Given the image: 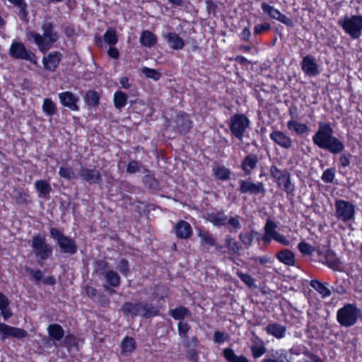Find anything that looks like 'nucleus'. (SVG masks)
Here are the masks:
<instances>
[{
    "instance_id": "1",
    "label": "nucleus",
    "mask_w": 362,
    "mask_h": 362,
    "mask_svg": "<svg viewBox=\"0 0 362 362\" xmlns=\"http://www.w3.org/2000/svg\"><path fill=\"white\" fill-rule=\"evenodd\" d=\"M318 126V129L313 136V144L333 155L339 154L340 165L342 168L349 167L351 164L352 155L349 151H345V145L343 141L334 136V129L331 124L320 122Z\"/></svg>"
},
{
    "instance_id": "2",
    "label": "nucleus",
    "mask_w": 362,
    "mask_h": 362,
    "mask_svg": "<svg viewBox=\"0 0 362 362\" xmlns=\"http://www.w3.org/2000/svg\"><path fill=\"white\" fill-rule=\"evenodd\" d=\"M42 35L35 31L27 33L28 41H33L40 52L45 54L59 40L58 33L52 22L45 21L42 24Z\"/></svg>"
},
{
    "instance_id": "3",
    "label": "nucleus",
    "mask_w": 362,
    "mask_h": 362,
    "mask_svg": "<svg viewBox=\"0 0 362 362\" xmlns=\"http://www.w3.org/2000/svg\"><path fill=\"white\" fill-rule=\"evenodd\" d=\"M121 311L125 316H131L132 318L140 315L144 319H150L160 315V309L158 306L145 302H125Z\"/></svg>"
},
{
    "instance_id": "4",
    "label": "nucleus",
    "mask_w": 362,
    "mask_h": 362,
    "mask_svg": "<svg viewBox=\"0 0 362 362\" xmlns=\"http://www.w3.org/2000/svg\"><path fill=\"white\" fill-rule=\"evenodd\" d=\"M336 319L342 327H351L362 321V310L355 303H346L339 308Z\"/></svg>"
},
{
    "instance_id": "5",
    "label": "nucleus",
    "mask_w": 362,
    "mask_h": 362,
    "mask_svg": "<svg viewBox=\"0 0 362 362\" xmlns=\"http://www.w3.org/2000/svg\"><path fill=\"white\" fill-rule=\"evenodd\" d=\"M269 174L277 187L285 192L287 196L294 195L296 186L291 180V173L286 168L281 169L273 163L269 167Z\"/></svg>"
},
{
    "instance_id": "6",
    "label": "nucleus",
    "mask_w": 362,
    "mask_h": 362,
    "mask_svg": "<svg viewBox=\"0 0 362 362\" xmlns=\"http://www.w3.org/2000/svg\"><path fill=\"white\" fill-rule=\"evenodd\" d=\"M49 235L55 241L62 253L74 255L77 252L78 246L76 240L66 235L59 228L51 227L49 228Z\"/></svg>"
},
{
    "instance_id": "7",
    "label": "nucleus",
    "mask_w": 362,
    "mask_h": 362,
    "mask_svg": "<svg viewBox=\"0 0 362 362\" xmlns=\"http://www.w3.org/2000/svg\"><path fill=\"white\" fill-rule=\"evenodd\" d=\"M337 24L352 39H358L362 34L361 15H345L338 20Z\"/></svg>"
},
{
    "instance_id": "8",
    "label": "nucleus",
    "mask_w": 362,
    "mask_h": 362,
    "mask_svg": "<svg viewBox=\"0 0 362 362\" xmlns=\"http://www.w3.org/2000/svg\"><path fill=\"white\" fill-rule=\"evenodd\" d=\"M31 247L37 259V264L40 266L44 264V262L49 259L53 252L52 247L47 243L45 237L40 234L33 236Z\"/></svg>"
},
{
    "instance_id": "9",
    "label": "nucleus",
    "mask_w": 362,
    "mask_h": 362,
    "mask_svg": "<svg viewBox=\"0 0 362 362\" xmlns=\"http://www.w3.org/2000/svg\"><path fill=\"white\" fill-rule=\"evenodd\" d=\"M228 124L232 137L242 141L250 127V121L245 114L235 113L230 117Z\"/></svg>"
},
{
    "instance_id": "10",
    "label": "nucleus",
    "mask_w": 362,
    "mask_h": 362,
    "mask_svg": "<svg viewBox=\"0 0 362 362\" xmlns=\"http://www.w3.org/2000/svg\"><path fill=\"white\" fill-rule=\"evenodd\" d=\"M276 223L271 219H267L264 227V234L257 238V241H262L264 245H269L272 240L283 245L288 246L290 241L283 235L276 230Z\"/></svg>"
},
{
    "instance_id": "11",
    "label": "nucleus",
    "mask_w": 362,
    "mask_h": 362,
    "mask_svg": "<svg viewBox=\"0 0 362 362\" xmlns=\"http://www.w3.org/2000/svg\"><path fill=\"white\" fill-rule=\"evenodd\" d=\"M9 55L15 59L28 61L34 65L37 64V57L31 50L28 49L21 42H13L10 46Z\"/></svg>"
},
{
    "instance_id": "12",
    "label": "nucleus",
    "mask_w": 362,
    "mask_h": 362,
    "mask_svg": "<svg viewBox=\"0 0 362 362\" xmlns=\"http://www.w3.org/2000/svg\"><path fill=\"white\" fill-rule=\"evenodd\" d=\"M334 206L338 220L348 223L355 219V206L351 202L344 199H337Z\"/></svg>"
},
{
    "instance_id": "13",
    "label": "nucleus",
    "mask_w": 362,
    "mask_h": 362,
    "mask_svg": "<svg viewBox=\"0 0 362 362\" xmlns=\"http://www.w3.org/2000/svg\"><path fill=\"white\" fill-rule=\"evenodd\" d=\"M243 249L241 243L238 242L230 235H226L224 244H218L216 246V252L221 255H228V257L233 260L240 255V251Z\"/></svg>"
},
{
    "instance_id": "14",
    "label": "nucleus",
    "mask_w": 362,
    "mask_h": 362,
    "mask_svg": "<svg viewBox=\"0 0 362 362\" xmlns=\"http://www.w3.org/2000/svg\"><path fill=\"white\" fill-rule=\"evenodd\" d=\"M238 191L240 194L251 195H264L266 189L262 182H254L248 180H239Z\"/></svg>"
},
{
    "instance_id": "15",
    "label": "nucleus",
    "mask_w": 362,
    "mask_h": 362,
    "mask_svg": "<svg viewBox=\"0 0 362 362\" xmlns=\"http://www.w3.org/2000/svg\"><path fill=\"white\" fill-rule=\"evenodd\" d=\"M78 177L83 182L88 183L90 185H99L103 182L101 173L95 168H89L81 167L78 173Z\"/></svg>"
},
{
    "instance_id": "16",
    "label": "nucleus",
    "mask_w": 362,
    "mask_h": 362,
    "mask_svg": "<svg viewBox=\"0 0 362 362\" xmlns=\"http://www.w3.org/2000/svg\"><path fill=\"white\" fill-rule=\"evenodd\" d=\"M185 357L190 362L199 361L200 341L196 336L183 340Z\"/></svg>"
},
{
    "instance_id": "17",
    "label": "nucleus",
    "mask_w": 362,
    "mask_h": 362,
    "mask_svg": "<svg viewBox=\"0 0 362 362\" xmlns=\"http://www.w3.org/2000/svg\"><path fill=\"white\" fill-rule=\"evenodd\" d=\"M10 337L20 339L28 337V333L23 328L0 322V338L1 340H4Z\"/></svg>"
},
{
    "instance_id": "18",
    "label": "nucleus",
    "mask_w": 362,
    "mask_h": 362,
    "mask_svg": "<svg viewBox=\"0 0 362 362\" xmlns=\"http://www.w3.org/2000/svg\"><path fill=\"white\" fill-rule=\"evenodd\" d=\"M175 129L180 134L185 135L190 132L192 128L193 122L189 118V115L185 112H179L175 117Z\"/></svg>"
},
{
    "instance_id": "19",
    "label": "nucleus",
    "mask_w": 362,
    "mask_h": 362,
    "mask_svg": "<svg viewBox=\"0 0 362 362\" xmlns=\"http://www.w3.org/2000/svg\"><path fill=\"white\" fill-rule=\"evenodd\" d=\"M301 69L305 75L316 76L320 74L319 66L315 57L311 54L305 56L301 62Z\"/></svg>"
},
{
    "instance_id": "20",
    "label": "nucleus",
    "mask_w": 362,
    "mask_h": 362,
    "mask_svg": "<svg viewBox=\"0 0 362 362\" xmlns=\"http://www.w3.org/2000/svg\"><path fill=\"white\" fill-rule=\"evenodd\" d=\"M269 137L274 144L284 149H289L293 146L291 138L283 131L274 130L270 133Z\"/></svg>"
},
{
    "instance_id": "21",
    "label": "nucleus",
    "mask_w": 362,
    "mask_h": 362,
    "mask_svg": "<svg viewBox=\"0 0 362 362\" xmlns=\"http://www.w3.org/2000/svg\"><path fill=\"white\" fill-rule=\"evenodd\" d=\"M59 99L61 104L72 111H78V103L79 98L71 91H64L59 93Z\"/></svg>"
},
{
    "instance_id": "22",
    "label": "nucleus",
    "mask_w": 362,
    "mask_h": 362,
    "mask_svg": "<svg viewBox=\"0 0 362 362\" xmlns=\"http://www.w3.org/2000/svg\"><path fill=\"white\" fill-rule=\"evenodd\" d=\"M258 156L255 153H249L246 155L240 163V168L244 173L245 176H250L253 170L258 165Z\"/></svg>"
},
{
    "instance_id": "23",
    "label": "nucleus",
    "mask_w": 362,
    "mask_h": 362,
    "mask_svg": "<svg viewBox=\"0 0 362 362\" xmlns=\"http://www.w3.org/2000/svg\"><path fill=\"white\" fill-rule=\"evenodd\" d=\"M62 55L59 51L49 52L42 58V64L45 70L54 71L59 66Z\"/></svg>"
},
{
    "instance_id": "24",
    "label": "nucleus",
    "mask_w": 362,
    "mask_h": 362,
    "mask_svg": "<svg viewBox=\"0 0 362 362\" xmlns=\"http://www.w3.org/2000/svg\"><path fill=\"white\" fill-rule=\"evenodd\" d=\"M176 236L180 239L189 238L193 233L191 225L186 221L180 220L174 227Z\"/></svg>"
},
{
    "instance_id": "25",
    "label": "nucleus",
    "mask_w": 362,
    "mask_h": 362,
    "mask_svg": "<svg viewBox=\"0 0 362 362\" xmlns=\"http://www.w3.org/2000/svg\"><path fill=\"white\" fill-rule=\"evenodd\" d=\"M265 331L268 335L277 339H283L286 335V327L278 322H271L267 325Z\"/></svg>"
},
{
    "instance_id": "26",
    "label": "nucleus",
    "mask_w": 362,
    "mask_h": 362,
    "mask_svg": "<svg viewBox=\"0 0 362 362\" xmlns=\"http://www.w3.org/2000/svg\"><path fill=\"white\" fill-rule=\"evenodd\" d=\"M170 48L175 50L182 49L185 45L184 40L176 33L169 32L164 35Z\"/></svg>"
},
{
    "instance_id": "27",
    "label": "nucleus",
    "mask_w": 362,
    "mask_h": 362,
    "mask_svg": "<svg viewBox=\"0 0 362 362\" xmlns=\"http://www.w3.org/2000/svg\"><path fill=\"white\" fill-rule=\"evenodd\" d=\"M276 258L286 266L293 267L296 264L295 254L289 249H282L276 254Z\"/></svg>"
},
{
    "instance_id": "28",
    "label": "nucleus",
    "mask_w": 362,
    "mask_h": 362,
    "mask_svg": "<svg viewBox=\"0 0 362 362\" xmlns=\"http://www.w3.org/2000/svg\"><path fill=\"white\" fill-rule=\"evenodd\" d=\"M197 235L200 238V244L202 246L214 247L216 251V246L218 243L216 242V238L209 230L199 229Z\"/></svg>"
},
{
    "instance_id": "29",
    "label": "nucleus",
    "mask_w": 362,
    "mask_h": 362,
    "mask_svg": "<svg viewBox=\"0 0 362 362\" xmlns=\"http://www.w3.org/2000/svg\"><path fill=\"white\" fill-rule=\"evenodd\" d=\"M47 331L49 338L55 341H61L65 334L64 329L58 323H52L48 325Z\"/></svg>"
},
{
    "instance_id": "30",
    "label": "nucleus",
    "mask_w": 362,
    "mask_h": 362,
    "mask_svg": "<svg viewBox=\"0 0 362 362\" xmlns=\"http://www.w3.org/2000/svg\"><path fill=\"white\" fill-rule=\"evenodd\" d=\"M309 285L317 291L322 298H328L332 295V291L328 287V283H322L317 279H312Z\"/></svg>"
},
{
    "instance_id": "31",
    "label": "nucleus",
    "mask_w": 362,
    "mask_h": 362,
    "mask_svg": "<svg viewBox=\"0 0 362 362\" xmlns=\"http://www.w3.org/2000/svg\"><path fill=\"white\" fill-rule=\"evenodd\" d=\"M228 216L225 214L224 211H217L216 212H211L208 214L207 219L215 226H226Z\"/></svg>"
},
{
    "instance_id": "32",
    "label": "nucleus",
    "mask_w": 362,
    "mask_h": 362,
    "mask_svg": "<svg viewBox=\"0 0 362 362\" xmlns=\"http://www.w3.org/2000/svg\"><path fill=\"white\" fill-rule=\"evenodd\" d=\"M287 128L294 132L297 135H303L309 132V127L305 123L298 122L296 119H291L287 122Z\"/></svg>"
},
{
    "instance_id": "33",
    "label": "nucleus",
    "mask_w": 362,
    "mask_h": 362,
    "mask_svg": "<svg viewBox=\"0 0 362 362\" xmlns=\"http://www.w3.org/2000/svg\"><path fill=\"white\" fill-rule=\"evenodd\" d=\"M120 346L122 354L127 356L136 349V343L132 337L126 336L122 339Z\"/></svg>"
},
{
    "instance_id": "34",
    "label": "nucleus",
    "mask_w": 362,
    "mask_h": 362,
    "mask_svg": "<svg viewBox=\"0 0 362 362\" xmlns=\"http://www.w3.org/2000/svg\"><path fill=\"white\" fill-rule=\"evenodd\" d=\"M169 315L175 320L183 321L185 317L190 316L189 310L183 305H179L169 310Z\"/></svg>"
},
{
    "instance_id": "35",
    "label": "nucleus",
    "mask_w": 362,
    "mask_h": 362,
    "mask_svg": "<svg viewBox=\"0 0 362 362\" xmlns=\"http://www.w3.org/2000/svg\"><path fill=\"white\" fill-rule=\"evenodd\" d=\"M222 356L228 362H250L244 355L237 356L233 349L230 347L223 350Z\"/></svg>"
},
{
    "instance_id": "36",
    "label": "nucleus",
    "mask_w": 362,
    "mask_h": 362,
    "mask_svg": "<svg viewBox=\"0 0 362 362\" xmlns=\"http://www.w3.org/2000/svg\"><path fill=\"white\" fill-rule=\"evenodd\" d=\"M8 2L18 8V15L19 18L23 21L28 20V4L25 0H7Z\"/></svg>"
},
{
    "instance_id": "37",
    "label": "nucleus",
    "mask_w": 362,
    "mask_h": 362,
    "mask_svg": "<svg viewBox=\"0 0 362 362\" xmlns=\"http://www.w3.org/2000/svg\"><path fill=\"white\" fill-rule=\"evenodd\" d=\"M140 42L146 47H152L157 42V37L151 31L144 30L141 33Z\"/></svg>"
},
{
    "instance_id": "38",
    "label": "nucleus",
    "mask_w": 362,
    "mask_h": 362,
    "mask_svg": "<svg viewBox=\"0 0 362 362\" xmlns=\"http://www.w3.org/2000/svg\"><path fill=\"white\" fill-rule=\"evenodd\" d=\"M100 96L95 90H89L86 93L84 101L86 104L91 107H95L100 104Z\"/></svg>"
},
{
    "instance_id": "39",
    "label": "nucleus",
    "mask_w": 362,
    "mask_h": 362,
    "mask_svg": "<svg viewBox=\"0 0 362 362\" xmlns=\"http://www.w3.org/2000/svg\"><path fill=\"white\" fill-rule=\"evenodd\" d=\"M128 96L121 90H117L114 93L113 103L117 109L122 110L127 103Z\"/></svg>"
},
{
    "instance_id": "40",
    "label": "nucleus",
    "mask_w": 362,
    "mask_h": 362,
    "mask_svg": "<svg viewBox=\"0 0 362 362\" xmlns=\"http://www.w3.org/2000/svg\"><path fill=\"white\" fill-rule=\"evenodd\" d=\"M35 187L39 194V196L46 197L52 191L50 184L45 180H37L35 183Z\"/></svg>"
},
{
    "instance_id": "41",
    "label": "nucleus",
    "mask_w": 362,
    "mask_h": 362,
    "mask_svg": "<svg viewBox=\"0 0 362 362\" xmlns=\"http://www.w3.org/2000/svg\"><path fill=\"white\" fill-rule=\"evenodd\" d=\"M324 259L325 261H322V262H325L329 268L336 269L339 267V261L336 257L334 252L330 249L326 250Z\"/></svg>"
},
{
    "instance_id": "42",
    "label": "nucleus",
    "mask_w": 362,
    "mask_h": 362,
    "mask_svg": "<svg viewBox=\"0 0 362 362\" xmlns=\"http://www.w3.org/2000/svg\"><path fill=\"white\" fill-rule=\"evenodd\" d=\"M107 283L113 288L118 287L121 284L120 276L114 270H108L105 274Z\"/></svg>"
},
{
    "instance_id": "43",
    "label": "nucleus",
    "mask_w": 362,
    "mask_h": 362,
    "mask_svg": "<svg viewBox=\"0 0 362 362\" xmlns=\"http://www.w3.org/2000/svg\"><path fill=\"white\" fill-rule=\"evenodd\" d=\"M42 111L45 115L52 117L57 112V107L51 98H45L42 105Z\"/></svg>"
},
{
    "instance_id": "44",
    "label": "nucleus",
    "mask_w": 362,
    "mask_h": 362,
    "mask_svg": "<svg viewBox=\"0 0 362 362\" xmlns=\"http://www.w3.org/2000/svg\"><path fill=\"white\" fill-rule=\"evenodd\" d=\"M255 235L261 236L257 231L252 230L250 232H242L239 234V239L241 243L246 247H249L252 245Z\"/></svg>"
},
{
    "instance_id": "45",
    "label": "nucleus",
    "mask_w": 362,
    "mask_h": 362,
    "mask_svg": "<svg viewBox=\"0 0 362 362\" xmlns=\"http://www.w3.org/2000/svg\"><path fill=\"white\" fill-rule=\"evenodd\" d=\"M213 171L214 175L220 180H227L230 177L231 170L223 165L214 168Z\"/></svg>"
},
{
    "instance_id": "46",
    "label": "nucleus",
    "mask_w": 362,
    "mask_h": 362,
    "mask_svg": "<svg viewBox=\"0 0 362 362\" xmlns=\"http://www.w3.org/2000/svg\"><path fill=\"white\" fill-rule=\"evenodd\" d=\"M15 202L17 204H28L32 199L28 190H18L15 194Z\"/></svg>"
},
{
    "instance_id": "47",
    "label": "nucleus",
    "mask_w": 362,
    "mask_h": 362,
    "mask_svg": "<svg viewBox=\"0 0 362 362\" xmlns=\"http://www.w3.org/2000/svg\"><path fill=\"white\" fill-rule=\"evenodd\" d=\"M240 216H231L229 218L227 217L226 226H225L230 233H235L241 228L240 222Z\"/></svg>"
},
{
    "instance_id": "48",
    "label": "nucleus",
    "mask_w": 362,
    "mask_h": 362,
    "mask_svg": "<svg viewBox=\"0 0 362 362\" xmlns=\"http://www.w3.org/2000/svg\"><path fill=\"white\" fill-rule=\"evenodd\" d=\"M104 41L109 45H115L118 42V36L115 29L109 28L103 35Z\"/></svg>"
},
{
    "instance_id": "49",
    "label": "nucleus",
    "mask_w": 362,
    "mask_h": 362,
    "mask_svg": "<svg viewBox=\"0 0 362 362\" xmlns=\"http://www.w3.org/2000/svg\"><path fill=\"white\" fill-rule=\"evenodd\" d=\"M153 296L158 300H164L169 296V288L163 285L157 284L154 287Z\"/></svg>"
},
{
    "instance_id": "50",
    "label": "nucleus",
    "mask_w": 362,
    "mask_h": 362,
    "mask_svg": "<svg viewBox=\"0 0 362 362\" xmlns=\"http://www.w3.org/2000/svg\"><path fill=\"white\" fill-rule=\"evenodd\" d=\"M144 186L149 189H158L159 182L153 175L146 174L143 177Z\"/></svg>"
},
{
    "instance_id": "51",
    "label": "nucleus",
    "mask_w": 362,
    "mask_h": 362,
    "mask_svg": "<svg viewBox=\"0 0 362 362\" xmlns=\"http://www.w3.org/2000/svg\"><path fill=\"white\" fill-rule=\"evenodd\" d=\"M62 346L66 348H77L78 346V341L75 334L69 333L66 335L64 334L62 339Z\"/></svg>"
},
{
    "instance_id": "52",
    "label": "nucleus",
    "mask_w": 362,
    "mask_h": 362,
    "mask_svg": "<svg viewBox=\"0 0 362 362\" xmlns=\"http://www.w3.org/2000/svg\"><path fill=\"white\" fill-rule=\"evenodd\" d=\"M59 175L66 180H71L76 178L74 169L71 166L62 165L59 169Z\"/></svg>"
},
{
    "instance_id": "53",
    "label": "nucleus",
    "mask_w": 362,
    "mask_h": 362,
    "mask_svg": "<svg viewBox=\"0 0 362 362\" xmlns=\"http://www.w3.org/2000/svg\"><path fill=\"white\" fill-rule=\"evenodd\" d=\"M251 354L254 358L257 359L262 356L267 351L263 341L260 340L259 344H252L250 347Z\"/></svg>"
},
{
    "instance_id": "54",
    "label": "nucleus",
    "mask_w": 362,
    "mask_h": 362,
    "mask_svg": "<svg viewBox=\"0 0 362 362\" xmlns=\"http://www.w3.org/2000/svg\"><path fill=\"white\" fill-rule=\"evenodd\" d=\"M261 8L264 14L267 15L272 19H276V16H279L281 12L279 9L266 2H262L261 4Z\"/></svg>"
},
{
    "instance_id": "55",
    "label": "nucleus",
    "mask_w": 362,
    "mask_h": 362,
    "mask_svg": "<svg viewBox=\"0 0 362 362\" xmlns=\"http://www.w3.org/2000/svg\"><path fill=\"white\" fill-rule=\"evenodd\" d=\"M298 249L303 255H310L315 250V247L314 246L305 241H301L298 244Z\"/></svg>"
},
{
    "instance_id": "56",
    "label": "nucleus",
    "mask_w": 362,
    "mask_h": 362,
    "mask_svg": "<svg viewBox=\"0 0 362 362\" xmlns=\"http://www.w3.org/2000/svg\"><path fill=\"white\" fill-rule=\"evenodd\" d=\"M230 335L224 332L216 330L214 333L213 341L215 344H221L229 340Z\"/></svg>"
},
{
    "instance_id": "57",
    "label": "nucleus",
    "mask_w": 362,
    "mask_h": 362,
    "mask_svg": "<svg viewBox=\"0 0 362 362\" xmlns=\"http://www.w3.org/2000/svg\"><path fill=\"white\" fill-rule=\"evenodd\" d=\"M118 271L124 276H127L130 273L129 263L126 259H121L117 265Z\"/></svg>"
},
{
    "instance_id": "58",
    "label": "nucleus",
    "mask_w": 362,
    "mask_h": 362,
    "mask_svg": "<svg viewBox=\"0 0 362 362\" xmlns=\"http://www.w3.org/2000/svg\"><path fill=\"white\" fill-rule=\"evenodd\" d=\"M335 177V169L334 168H327L326 169L322 176V180L325 183H332Z\"/></svg>"
},
{
    "instance_id": "59",
    "label": "nucleus",
    "mask_w": 362,
    "mask_h": 362,
    "mask_svg": "<svg viewBox=\"0 0 362 362\" xmlns=\"http://www.w3.org/2000/svg\"><path fill=\"white\" fill-rule=\"evenodd\" d=\"M189 329L190 325L187 322L180 321L177 324L178 334L184 339H189L187 336V332H189Z\"/></svg>"
},
{
    "instance_id": "60",
    "label": "nucleus",
    "mask_w": 362,
    "mask_h": 362,
    "mask_svg": "<svg viewBox=\"0 0 362 362\" xmlns=\"http://www.w3.org/2000/svg\"><path fill=\"white\" fill-rule=\"evenodd\" d=\"M238 276L240 280L247 286L252 287L255 286V279L250 274L239 272H238Z\"/></svg>"
},
{
    "instance_id": "61",
    "label": "nucleus",
    "mask_w": 362,
    "mask_h": 362,
    "mask_svg": "<svg viewBox=\"0 0 362 362\" xmlns=\"http://www.w3.org/2000/svg\"><path fill=\"white\" fill-rule=\"evenodd\" d=\"M271 30V25L268 22L257 24L254 27V35H259Z\"/></svg>"
},
{
    "instance_id": "62",
    "label": "nucleus",
    "mask_w": 362,
    "mask_h": 362,
    "mask_svg": "<svg viewBox=\"0 0 362 362\" xmlns=\"http://www.w3.org/2000/svg\"><path fill=\"white\" fill-rule=\"evenodd\" d=\"M275 20L281 22V23L284 24L285 25L289 28H292L294 25L293 20L288 17L287 16H286L285 14L282 13L281 12H280L279 16H276Z\"/></svg>"
},
{
    "instance_id": "63",
    "label": "nucleus",
    "mask_w": 362,
    "mask_h": 362,
    "mask_svg": "<svg viewBox=\"0 0 362 362\" xmlns=\"http://www.w3.org/2000/svg\"><path fill=\"white\" fill-rule=\"evenodd\" d=\"M139 170V162L135 160H130L127 166V172L129 174H134Z\"/></svg>"
},
{
    "instance_id": "64",
    "label": "nucleus",
    "mask_w": 362,
    "mask_h": 362,
    "mask_svg": "<svg viewBox=\"0 0 362 362\" xmlns=\"http://www.w3.org/2000/svg\"><path fill=\"white\" fill-rule=\"evenodd\" d=\"M26 271L31 274L33 279L36 281L39 282L42 281V272L40 269H27Z\"/></svg>"
}]
</instances>
